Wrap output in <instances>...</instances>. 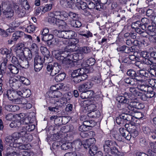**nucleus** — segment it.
Returning <instances> with one entry per match:
<instances>
[{
  "label": "nucleus",
  "mask_w": 156,
  "mask_h": 156,
  "mask_svg": "<svg viewBox=\"0 0 156 156\" xmlns=\"http://www.w3.org/2000/svg\"><path fill=\"white\" fill-rule=\"evenodd\" d=\"M94 132L92 131L88 132V131L82 132L80 133V135L83 138H88L89 137V135L93 134Z\"/></svg>",
  "instance_id": "nucleus-45"
},
{
  "label": "nucleus",
  "mask_w": 156,
  "mask_h": 156,
  "mask_svg": "<svg viewBox=\"0 0 156 156\" xmlns=\"http://www.w3.org/2000/svg\"><path fill=\"white\" fill-rule=\"evenodd\" d=\"M142 105L138 102L131 101L129 103V106L131 108H134L138 109L141 108V105Z\"/></svg>",
  "instance_id": "nucleus-35"
},
{
  "label": "nucleus",
  "mask_w": 156,
  "mask_h": 156,
  "mask_svg": "<svg viewBox=\"0 0 156 156\" xmlns=\"http://www.w3.org/2000/svg\"><path fill=\"white\" fill-rule=\"evenodd\" d=\"M12 5H7L3 11V13L7 18L11 17L13 15V11Z\"/></svg>",
  "instance_id": "nucleus-8"
},
{
  "label": "nucleus",
  "mask_w": 156,
  "mask_h": 156,
  "mask_svg": "<svg viewBox=\"0 0 156 156\" xmlns=\"http://www.w3.org/2000/svg\"><path fill=\"white\" fill-rule=\"evenodd\" d=\"M48 95L49 97L51 98V101L53 102V101H54V99H58L62 95V94L59 91H55L52 92H50L49 93Z\"/></svg>",
  "instance_id": "nucleus-15"
},
{
  "label": "nucleus",
  "mask_w": 156,
  "mask_h": 156,
  "mask_svg": "<svg viewBox=\"0 0 156 156\" xmlns=\"http://www.w3.org/2000/svg\"><path fill=\"white\" fill-rule=\"evenodd\" d=\"M24 33L20 31H16L12 35V39L14 41H17L19 38L22 37Z\"/></svg>",
  "instance_id": "nucleus-24"
},
{
  "label": "nucleus",
  "mask_w": 156,
  "mask_h": 156,
  "mask_svg": "<svg viewBox=\"0 0 156 156\" xmlns=\"http://www.w3.org/2000/svg\"><path fill=\"white\" fill-rule=\"evenodd\" d=\"M100 115V112L98 110L92 111L88 114V116L90 118H98Z\"/></svg>",
  "instance_id": "nucleus-28"
},
{
  "label": "nucleus",
  "mask_w": 156,
  "mask_h": 156,
  "mask_svg": "<svg viewBox=\"0 0 156 156\" xmlns=\"http://www.w3.org/2000/svg\"><path fill=\"white\" fill-rule=\"evenodd\" d=\"M129 90L133 95L135 97L138 96L139 95H140V92L134 87H129Z\"/></svg>",
  "instance_id": "nucleus-39"
},
{
  "label": "nucleus",
  "mask_w": 156,
  "mask_h": 156,
  "mask_svg": "<svg viewBox=\"0 0 156 156\" xmlns=\"http://www.w3.org/2000/svg\"><path fill=\"white\" fill-rule=\"evenodd\" d=\"M75 34V32L73 31H66V30H63L62 38L66 39H72L74 37Z\"/></svg>",
  "instance_id": "nucleus-18"
},
{
  "label": "nucleus",
  "mask_w": 156,
  "mask_h": 156,
  "mask_svg": "<svg viewBox=\"0 0 156 156\" xmlns=\"http://www.w3.org/2000/svg\"><path fill=\"white\" fill-rule=\"evenodd\" d=\"M89 72L88 69L85 68L75 70L72 73L71 80L75 83H78L87 78Z\"/></svg>",
  "instance_id": "nucleus-1"
},
{
  "label": "nucleus",
  "mask_w": 156,
  "mask_h": 156,
  "mask_svg": "<svg viewBox=\"0 0 156 156\" xmlns=\"http://www.w3.org/2000/svg\"><path fill=\"white\" fill-rule=\"evenodd\" d=\"M60 3L61 6L64 8H71L72 7L71 2L67 0H60Z\"/></svg>",
  "instance_id": "nucleus-31"
},
{
  "label": "nucleus",
  "mask_w": 156,
  "mask_h": 156,
  "mask_svg": "<svg viewBox=\"0 0 156 156\" xmlns=\"http://www.w3.org/2000/svg\"><path fill=\"white\" fill-rule=\"evenodd\" d=\"M11 51L9 50L6 48H1L0 49V53L2 55H8L10 54Z\"/></svg>",
  "instance_id": "nucleus-55"
},
{
  "label": "nucleus",
  "mask_w": 156,
  "mask_h": 156,
  "mask_svg": "<svg viewBox=\"0 0 156 156\" xmlns=\"http://www.w3.org/2000/svg\"><path fill=\"white\" fill-rule=\"evenodd\" d=\"M105 143L112 150H114V151L115 152H116V151H118V150L115 147L117 145V144L115 142L110 140H107L105 141Z\"/></svg>",
  "instance_id": "nucleus-20"
},
{
  "label": "nucleus",
  "mask_w": 156,
  "mask_h": 156,
  "mask_svg": "<svg viewBox=\"0 0 156 156\" xmlns=\"http://www.w3.org/2000/svg\"><path fill=\"white\" fill-rule=\"evenodd\" d=\"M136 32L140 34L141 36L146 37L148 35V34L146 32V30H142L140 29H137Z\"/></svg>",
  "instance_id": "nucleus-50"
},
{
  "label": "nucleus",
  "mask_w": 156,
  "mask_h": 156,
  "mask_svg": "<svg viewBox=\"0 0 156 156\" xmlns=\"http://www.w3.org/2000/svg\"><path fill=\"white\" fill-rule=\"evenodd\" d=\"M71 25L72 26L76 27L78 28L80 27L81 25L82 24L80 21L77 20H73L71 22Z\"/></svg>",
  "instance_id": "nucleus-47"
},
{
  "label": "nucleus",
  "mask_w": 156,
  "mask_h": 156,
  "mask_svg": "<svg viewBox=\"0 0 156 156\" xmlns=\"http://www.w3.org/2000/svg\"><path fill=\"white\" fill-rule=\"evenodd\" d=\"M148 30L149 31V35L151 36H153V34H154V32L156 29V25L154 24L153 22L151 23V24L148 26Z\"/></svg>",
  "instance_id": "nucleus-30"
},
{
  "label": "nucleus",
  "mask_w": 156,
  "mask_h": 156,
  "mask_svg": "<svg viewBox=\"0 0 156 156\" xmlns=\"http://www.w3.org/2000/svg\"><path fill=\"white\" fill-rule=\"evenodd\" d=\"M13 147H18L20 149H25V147L20 142H16L13 144Z\"/></svg>",
  "instance_id": "nucleus-44"
},
{
  "label": "nucleus",
  "mask_w": 156,
  "mask_h": 156,
  "mask_svg": "<svg viewBox=\"0 0 156 156\" xmlns=\"http://www.w3.org/2000/svg\"><path fill=\"white\" fill-rule=\"evenodd\" d=\"M52 7V6L51 4H47L42 8V11L45 12L46 11H49L51 9Z\"/></svg>",
  "instance_id": "nucleus-62"
},
{
  "label": "nucleus",
  "mask_w": 156,
  "mask_h": 156,
  "mask_svg": "<svg viewBox=\"0 0 156 156\" xmlns=\"http://www.w3.org/2000/svg\"><path fill=\"white\" fill-rule=\"evenodd\" d=\"M19 59L20 60V64L19 67H21L25 69H27L29 67V65L28 61L29 60H28L26 58L23 59L19 58Z\"/></svg>",
  "instance_id": "nucleus-21"
},
{
  "label": "nucleus",
  "mask_w": 156,
  "mask_h": 156,
  "mask_svg": "<svg viewBox=\"0 0 156 156\" xmlns=\"http://www.w3.org/2000/svg\"><path fill=\"white\" fill-rule=\"evenodd\" d=\"M73 20H77L78 18V15L75 13L70 12L68 14Z\"/></svg>",
  "instance_id": "nucleus-52"
},
{
  "label": "nucleus",
  "mask_w": 156,
  "mask_h": 156,
  "mask_svg": "<svg viewBox=\"0 0 156 156\" xmlns=\"http://www.w3.org/2000/svg\"><path fill=\"white\" fill-rule=\"evenodd\" d=\"M65 48L64 52L68 53L76 51L78 49V47L69 42Z\"/></svg>",
  "instance_id": "nucleus-19"
},
{
  "label": "nucleus",
  "mask_w": 156,
  "mask_h": 156,
  "mask_svg": "<svg viewBox=\"0 0 156 156\" xmlns=\"http://www.w3.org/2000/svg\"><path fill=\"white\" fill-rule=\"evenodd\" d=\"M55 105H56L58 107L61 108L64 107L66 104V100L65 98H62L60 99H54Z\"/></svg>",
  "instance_id": "nucleus-14"
},
{
  "label": "nucleus",
  "mask_w": 156,
  "mask_h": 156,
  "mask_svg": "<svg viewBox=\"0 0 156 156\" xmlns=\"http://www.w3.org/2000/svg\"><path fill=\"white\" fill-rule=\"evenodd\" d=\"M61 66L58 65L57 63H55L53 67V69L51 70L50 75L53 76L58 73L60 70Z\"/></svg>",
  "instance_id": "nucleus-23"
},
{
  "label": "nucleus",
  "mask_w": 156,
  "mask_h": 156,
  "mask_svg": "<svg viewBox=\"0 0 156 156\" xmlns=\"http://www.w3.org/2000/svg\"><path fill=\"white\" fill-rule=\"evenodd\" d=\"M9 82L10 86L13 90H17L19 89V90H20L23 88L20 80H17L14 77H10Z\"/></svg>",
  "instance_id": "nucleus-3"
},
{
  "label": "nucleus",
  "mask_w": 156,
  "mask_h": 156,
  "mask_svg": "<svg viewBox=\"0 0 156 156\" xmlns=\"http://www.w3.org/2000/svg\"><path fill=\"white\" fill-rule=\"evenodd\" d=\"M41 52L44 56V60L46 59V58L48 59L50 56L49 55V51L47 48L46 47H41Z\"/></svg>",
  "instance_id": "nucleus-29"
},
{
  "label": "nucleus",
  "mask_w": 156,
  "mask_h": 156,
  "mask_svg": "<svg viewBox=\"0 0 156 156\" xmlns=\"http://www.w3.org/2000/svg\"><path fill=\"white\" fill-rule=\"evenodd\" d=\"M64 53H58L55 55V58L58 60L61 61V62L64 65H67L70 63V62L73 60H77L74 57L79 56V54L69 55V53L64 55Z\"/></svg>",
  "instance_id": "nucleus-2"
},
{
  "label": "nucleus",
  "mask_w": 156,
  "mask_h": 156,
  "mask_svg": "<svg viewBox=\"0 0 156 156\" xmlns=\"http://www.w3.org/2000/svg\"><path fill=\"white\" fill-rule=\"evenodd\" d=\"M66 76V74L64 73H60L56 76L55 78V80L57 82L64 80Z\"/></svg>",
  "instance_id": "nucleus-37"
},
{
  "label": "nucleus",
  "mask_w": 156,
  "mask_h": 156,
  "mask_svg": "<svg viewBox=\"0 0 156 156\" xmlns=\"http://www.w3.org/2000/svg\"><path fill=\"white\" fill-rule=\"evenodd\" d=\"M140 22L139 21H136V22L132 23L131 25V27L133 29H135V31L136 32V30L137 29H140L139 28V25H140Z\"/></svg>",
  "instance_id": "nucleus-57"
},
{
  "label": "nucleus",
  "mask_w": 156,
  "mask_h": 156,
  "mask_svg": "<svg viewBox=\"0 0 156 156\" xmlns=\"http://www.w3.org/2000/svg\"><path fill=\"white\" fill-rule=\"evenodd\" d=\"M151 75L156 77V67L153 64L151 67L150 68L148 69V72Z\"/></svg>",
  "instance_id": "nucleus-42"
},
{
  "label": "nucleus",
  "mask_w": 156,
  "mask_h": 156,
  "mask_svg": "<svg viewBox=\"0 0 156 156\" xmlns=\"http://www.w3.org/2000/svg\"><path fill=\"white\" fill-rule=\"evenodd\" d=\"M24 45L22 43L18 44L16 47L17 49L16 51L17 56H21L22 55L23 51V50Z\"/></svg>",
  "instance_id": "nucleus-25"
},
{
  "label": "nucleus",
  "mask_w": 156,
  "mask_h": 156,
  "mask_svg": "<svg viewBox=\"0 0 156 156\" xmlns=\"http://www.w3.org/2000/svg\"><path fill=\"white\" fill-rule=\"evenodd\" d=\"M13 7L15 10L16 15L19 17H22L24 16L26 12L22 7H19L17 5H14Z\"/></svg>",
  "instance_id": "nucleus-7"
},
{
  "label": "nucleus",
  "mask_w": 156,
  "mask_h": 156,
  "mask_svg": "<svg viewBox=\"0 0 156 156\" xmlns=\"http://www.w3.org/2000/svg\"><path fill=\"white\" fill-rule=\"evenodd\" d=\"M36 27L33 25H30L26 29V31L29 33L33 32L35 30Z\"/></svg>",
  "instance_id": "nucleus-58"
},
{
  "label": "nucleus",
  "mask_w": 156,
  "mask_h": 156,
  "mask_svg": "<svg viewBox=\"0 0 156 156\" xmlns=\"http://www.w3.org/2000/svg\"><path fill=\"white\" fill-rule=\"evenodd\" d=\"M34 67L35 71L39 72L42 69L43 67V64L34 63Z\"/></svg>",
  "instance_id": "nucleus-59"
},
{
  "label": "nucleus",
  "mask_w": 156,
  "mask_h": 156,
  "mask_svg": "<svg viewBox=\"0 0 156 156\" xmlns=\"http://www.w3.org/2000/svg\"><path fill=\"white\" fill-rule=\"evenodd\" d=\"M16 155L17 153L14 151L12 148H10L5 154V156H16Z\"/></svg>",
  "instance_id": "nucleus-56"
},
{
  "label": "nucleus",
  "mask_w": 156,
  "mask_h": 156,
  "mask_svg": "<svg viewBox=\"0 0 156 156\" xmlns=\"http://www.w3.org/2000/svg\"><path fill=\"white\" fill-rule=\"evenodd\" d=\"M6 95L8 98L12 101L14 100L15 98L17 97L18 95V90L17 91L13 89H9L7 91Z\"/></svg>",
  "instance_id": "nucleus-10"
},
{
  "label": "nucleus",
  "mask_w": 156,
  "mask_h": 156,
  "mask_svg": "<svg viewBox=\"0 0 156 156\" xmlns=\"http://www.w3.org/2000/svg\"><path fill=\"white\" fill-rule=\"evenodd\" d=\"M139 90L145 92H147L148 90L152 89V87L147 85L140 84L137 86Z\"/></svg>",
  "instance_id": "nucleus-27"
},
{
  "label": "nucleus",
  "mask_w": 156,
  "mask_h": 156,
  "mask_svg": "<svg viewBox=\"0 0 156 156\" xmlns=\"http://www.w3.org/2000/svg\"><path fill=\"white\" fill-rule=\"evenodd\" d=\"M133 98L129 93L125 92L123 96H119L117 98V100L119 102L123 104H128L129 100H132Z\"/></svg>",
  "instance_id": "nucleus-4"
},
{
  "label": "nucleus",
  "mask_w": 156,
  "mask_h": 156,
  "mask_svg": "<svg viewBox=\"0 0 156 156\" xmlns=\"http://www.w3.org/2000/svg\"><path fill=\"white\" fill-rule=\"evenodd\" d=\"M94 92L92 90H87L82 92L80 97L83 99L90 98L93 96Z\"/></svg>",
  "instance_id": "nucleus-16"
},
{
  "label": "nucleus",
  "mask_w": 156,
  "mask_h": 156,
  "mask_svg": "<svg viewBox=\"0 0 156 156\" xmlns=\"http://www.w3.org/2000/svg\"><path fill=\"white\" fill-rule=\"evenodd\" d=\"M51 33L53 35L56 36H57L59 37L62 38L63 35V30L58 31L57 30H51Z\"/></svg>",
  "instance_id": "nucleus-40"
},
{
  "label": "nucleus",
  "mask_w": 156,
  "mask_h": 156,
  "mask_svg": "<svg viewBox=\"0 0 156 156\" xmlns=\"http://www.w3.org/2000/svg\"><path fill=\"white\" fill-rule=\"evenodd\" d=\"M68 14L66 12H55V18L57 20H59L60 22L65 20Z\"/></svg>",
  "instance_id": "nucleus-9"
},
{
  "label": "nucleus",
  "mask_w": 156,
  "mask_h": 156,
  "mask_svg": "<svg viewBox=\"0 0 156 156\" xmlns=\"http://www.w3.org/2000/svg\"><path fill=\"white\" fill-rule=\"evenodd\" d=\"M22 130L19 132L20 137H25L28 141H31L32 140V136L30 134L27 133V130H25V126L22 127Z\"/></svg>",
  "instance_id": "nucleus-12"
},
{
  "label": "nucleus",
  "mask_w": 156,
  "mask_h": 156,
  "mask_svg": "<svg viewBox=\"0 0 156 156\" xmlns=\"http://www.w3.org/2000/svg\"><path fill=\"white\" fill-rule=\"evenodd\" d=\"M69 41V40H64L59 41L58 42V45L61 49L65 51V47H67Z\"/></svg>",
  "instance_id": "nucleus-26"
},
{
  "label": "nucleus",
  "mask_w": 156,
  "mask_h": 156,
  "mask_svg": "<svg viewBox=\"0 0 156 156\" xmlns=\"http://www.w3.org/2000/svg\"><path fill=\"white\" fill-rule=\"evenodd\" d=\"M11 61L12 63L16 65L17 67H19L20 64V60L19 61L16 57L13 56Z\"/></svg>",
  "instance_id": "nucleus-60"
},
{
  "label": "nucleus",
  "mask_w": 156,
  "mask_h": 156,
  "mask_svg": "<svg viewBox=\"0 0 156 156\" xmlns=\"http://www.w3.org/2000/svg\"><path fill=\"white\" fill-rule=\"evenodd\" d=\"M35 126L34 124H31L30 123V124L28 126H25V130L29 132H31L35 129Z\"/></svg>",
  "instance_id": "nucleus-53"
},
{
  "label": "nucleus",
  "mask_w": 156,
  "mask_h": 156,
  "mask_svg": "<svg viewBox=\"0 0 156 156\" xmlns=\"http://www.w3.org/2000/svg\"><path fill=\"white\" fill-rule=\"evenodd\" d=\"M126 73L128 76L132 77H134L136 75V72L132 69L128 70L127 71Z\"/></svg>",
  "instance_id": "nucleus-61"
},
{
  "label": "nucleus",
  "mask_w": 156,
  "mask_h": 156,
  "mask_svg": "<svg viewBox=\"0 0 156 156\" xmlns=\"http://www.w3.org/2000/svg\"><path fill=\"white\" fill-rule=\"evenodd\" d=\"M31 94V91L29 89H25L23 90H18L19 96H22L23 97H29Z\"/></svg>",
  "instance_id": "nucleus-22"
},
{
  "label": "nucleus",
  "mask_w": 156,
  "mask_h": 156,
  "mask_svg": "<svg viewBox=\"0 0 156 156\" xmlns=\"http://www.w3.org/2000/svg\"><path fill=\"white\" fill-rule=\"evenodd\" d=\"M86 63L88 66H92L95 64V60L93 58H90L87 60Z\"/></svg>",
  "instance_id": "nucleus-64"
},
{
  "label": "nucleus",
  "mask_w": 156,
  "mask_h": 156,
  "mask_svg": "<svg viewBox=\"0 0 156 156\" xmlns=\"http://www.w3.org/2000/svg\"><path fill=\"white\" fill-rule=\"evenodd\" d=\"M125 82L130 85L134 86L136 84L137 82L133 78H127L124 79Z\"/></svg>",
  "instance_id": "nucleus-36"
},
{
  "label": "nucleus",
  "mask_w": 156,
  "mask_h": 156,
  "mask_svg": "<svg viewBox=\"0 0 156 156\" xmlns=\"http://www.w3.org/2000/svg\"><path fill=\"white\" fill-rule=\"evenodd\" d=\"M61 24H59V29L62 30H65L68 29V26L66 23L63 20L61 21Z\"/></svg>",
  "instance_id": "nucleus-51"
},
{
  "label": "nucleus",
  "mask_w": 156,
  "mask_h": 156,
  "mask_svg": "<svg viewBox=\"0 0 156 156\" xmlns=\"http://www.w3.org/2000/svg\"><path fill=\"white\" fill-rule=\"evenodd\" d=\"M148 76V73L146 71L140 70L139 73H136L134 79V80H136L142 82L144 81Z\"/></svg>",
  "instance_id": "nucleus-5"
},
{
  "label": "nucleus",
  "mask_w": 156,
  "mask_h": 156,
  "mask_svg": "<svg viewBox=\"0 0 156 156\" xmlns=\"http://www.w3.org/2000/svg\"><path fill=\"white\" fill-rule=\"evenodd\" d=\"M22 55L21 56H18L19 58H20L23 59L25 58L28 60H30L32 57V54L31 51L28 48H23V51Z\"/></svg>",
  "instance_id": "nucleus-6"
},
{
  "label": "nucleus",
  "mask_w": 156,
  "mask_h": 156,
  "mask_svg": "<svg viewBox=\"0 0 156 156\" xmlns=\"http://www.w3.org/2000/svg\"><path fill=\"white\" fill-rule=\"evenodd\" d=\"M31 50L34 51V54L35 53H38L39 48L36 44L33 43L31 45Z\"/></svg>",
  "instance_id": "nucleus-63"
},
{
  "label": "nucleus",
  "mask_w": 156,
  "mask_h": 156,
  "mask_svg": "<svg viewBox=\"0 0 156 156\" xmlns=\"http://www.w3.org/2000/svg\"><path fill=\"white\" fill-rule=\"evenodd\" d=\"M8 68L12 74H17L19 71L18 67L12 64H10L8 66Z\"/></svg>",
  "instance_id": "nucleus-32"
},
{
  "label": "nucleus",
  "mask_w": 156,
  "mask_h": 156,
  "mask_svg": "<svg viewBox=\"0 0 156 156\" xmlns=\"http://www.w3.org/2000/svg\"><path fill=\"white\" fill-rule=\"evenodd\" d=\"M131 133V136H132L133 138L136 137L138 135V132L136 129V128H134L133 127V128L129 130V132Z\"/></svg>",
  "instance_id": "nucleus-54"
},
{
  "label": "nucleus",
  "mask_w": 156,
  "mask_h": 156,
  "mask_svg": "<svg viewBox=\"0 0 156 156\" xmlns=\"http://www.w3.org/2000/svg\"><path fill=\"white\" fill-rule=\"evenodd\" d=\"M21 96H17L12 101L13 103L17 104H24L27 103V100Z\"/></svg>",
  "instance_id": "nucleus-17"
},
{
  "label": "nucleus",
  "mask_w": 156,
  "mask_h": 156,
  "mask_svg": "<svg viewBox=\"0 0 156 156\" xmlns=\"http://www.w3.org/2000/svg\"><path fill=\"white\" fill-rule=\"evenodd\" d=\"M5 141L6 143L9 144L11 147H13L12 144L15 142L13 137L11 136H8L5 138Z\"/></svg>",
  "instance_id": "nucleus-41"
},
{
  "label": "nucleus",
  "mask_w": 156,
  "mask_h": 156,
  "mask_svg": "<svg viewBox=\"0 0 156 156\" xmlns=\"http://www.w3.org/2000/svg\"><path fill=\"white\" fill-rule=\"evenodd\" d=\"M72 144V148L77 151L80 150L82 147V142L79 139L73 141Z\"/></svg>",
  "instance_id": "nucleus-13"
},
{
  "label": "nucleus",
  "mask_w": 156,
  "mask_h": 156,
  "mask_svg": "<svg viewBox=\"0 0 156 156\" xmlns=\"http://www.w3.org/2000/svg\"><path fill=\"white\" fill-rule=\"evenodd\" d=\"M34 55V63L43 64V61L41 57L39 56L38 53H35Z\"/></svg>",
  "instance_id": "nucleus-38"
},
{
  "label": "nucleus",
  "mask_w": 156,
  "mask_h": 156,
  "mask_svg": "<svg viewBox=\"0 0 156 156\" xmlns=\"http://www.w3.org/2000/svg\"><path fill=\"white\" fill-rule=\"evenodd\" d=\"M20 125V122L17 121H13L9 125L12 128H19Z\"/></svg>",
  "instance_id": "nucleus-49"
},
{
  "label": "nucleus",
  "mask_w": 156,
  "mask_h": 156,
  "mask_svg": "<svg viewBox=\"0 0 156 156\" xmlns=\"http://www.w3.org/2000/svg\"><path fill=\"white\" fill-rule=\"evenodd\" d=\"M98 151V148L95 146L92 145L91 147H90L89 150V153L91 155H94L97 153Z\"/></svg>",
  "instance_id": "nucleus-43"
},
{
  "label": "nucleus",
  "mask_w": 156,
  "mask_h": 156,
  "mask_svg": "<svg viewBox=\"0 0 156 156\" xmlns=\"http://www.w3.org/2000/svg\"><path fill=\"white\" fill-rule=\"evenodd\" d=\"M90 51V49L88 47H83L80 48L79 49V52L80 54H87Z\"/></svg>",
  "instance_id": "nucleus-46"
},
{
  "label": "nucleus",
  "mask_w": 156,
  "mask_h": 156,
  "mask_svg": "<svg viewBox=\"0 0 156 156\" xmlns=\"http://www.w3.org/2000/svg\"><path fill=\"white\" fill-rule=\"evenodd\" d=\"M77 5L78 6V8L79 9H81L83 11L85 9H86L87 8V4L83 2H81L80 3H78Z\"/></svg>",
  "instance_id": "nucleus-48"
},
{
  "label": "nucleus",
  "mask_w": 156,
  "mask_h": 156,
  "mask_svg": "<svg viewBox=\"0 0 156 156\" xmlns=\"http://www.w3.org/2000/svg\"><path fill=\"white\" fill-rule=\"evenodd\" d=\"M72 144L71 142H67L63 143L61 146L62 150H70L72 148Z\"/></svg>",
  "instance_id": "nucleus-34"
},
{
  "label": "nucleus",
  "mask_w": 156,
  "mask_h": 156,
  "mask_svg": "<svg viewBox=\"0 0 156 156\" xmlns=\"http://www.w3.org/2000/svg\"><path fill=\"white\" fill-rule=\"evenodd\" d=\"M34 114V112H31L30 113L28 117H26L25 118L22 119L21 120L20 124H27L29 123H30L32 122L33 120L31 119H34L35 118Z\"/></svg>",
  "instance_id": "nucleus-11"
},
{
  "label": "nucleus",
  "mask_w": 156,
  "mask_h": 156,
  "mask_svg": "<svg viewBox=\"0 0 156 156\" xmlns=\"http://www.w3.org/2000/svg\"><path fill=\"white\" fill-rule=\"evenodd\" d=\"M83 104L86 105L88 109H90V111H94V109L96 108V106L94 104H90V102L89 101H83Z\"/></svg>",
  "instance_id": "nucleus-33"
}]
</instances>
